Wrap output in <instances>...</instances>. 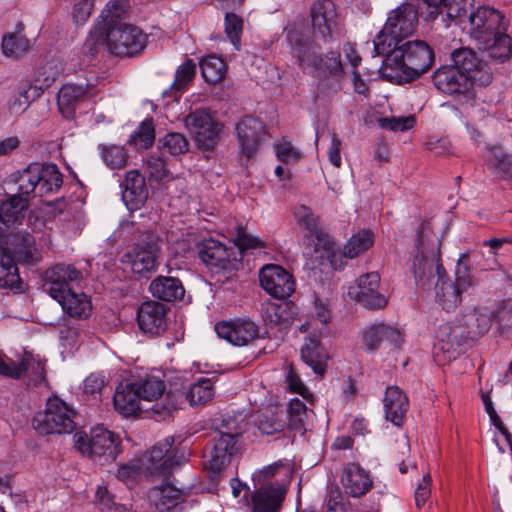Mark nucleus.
<instances>
[{"label":"nucleus","mask_w":512,"mask_h":512,"mask_svg":"<svg viewBox=\"0 0 512 512\" xmlns=\"http://www.w3.org/2000/svg\"><path fill=\"white\" fill-rule=\"evenodd\" d=\"M214 383L209 378H201L189 387L186 397L191 406L205 404L214 397Z\"/></svg>","instance_id":"obj_48"},{"label":"nucleus","mask_w":512,"mask_h":512,"mask_svg":"<svg viewBox=\"0 0 512 512\" xmlns=\"http://www.w3.org/2000/svg\"><path fill=\"white\" fill-rule=\"evenodd\" d=\"M380 276L377 272H370L359 277L357 287L351 288L350 295L367 308H382L386 305V298L378 292Z\"/></svg>","instance_id":"obj_21"},{"label":"nucleus","mask_w":512,"mask_h":512,"mask_svg":"<svg viewBox=\"0 0 512 512\" xmlns=\"http://www.w3.org/2000/svg\"><path fill=\"white\" fill-rule=\"evenodd\" d=\"M302 360L315 374L323 376L326 371L328 354L317 337H307L301 348Z\"/></svg>","instance_id":"obj_34"},{"label":"nucleus","mask_w":512,"mask_h":512,"mask_svg":"<svg viewBox=\"0 0 512 512\" xmlns=\"http://www.w3.org/2000/svg\"><path fill=\"white\" fill-rule=\"evenodd\" d=\"M215 331L220 338L235 346H245L259 336L258 325L249 319L217 323Z\"/></svg>","instance_id":"obj_16"},{"label":"nucleus","mask_w":512,"mask_h":512,"mask_svg":"<svg viewBox=\"0 0 512 512\" xmlns=\"http://www.w3.org/2000/svg\"><path fill=\"white\" fill-rule=\"evenodd\" d=\"M162 238L157 232H145L135 244L132 251L125 255L134 273L154 271L158 265V257Z\"/></svg>","instance_id":"obj_8"},{"label":"nucleus","mask_w":512,"mask_h":512,"mask_svg":"<svg viewBox=\"0 0 512 512\" xmlns=\"http://www.w3.org/2000/svg\"><path fill=\"white\" fill-rule=\"evenodd\" d=\"M19 282L16 263L5 246L0 243V288H15Z\"/></svg>","instance_id":"obj_44"},{"label":"nucleus","mask_w":512,"mask_h":512,"mask_svg":"<svg viewBox=\"0 0 512 512\" xmlns=\"http://www.w3.org/2000/svg\"><path fill=\"white\" fill-rule=\"evenodd\" d=\"M166 156L151 154L147 160L150 177L156 181L172 179L173 176L167 168Z\"/></svg>","instance_id":"obj_58"},{"label":"nucleus","mask_w":512,"mask_h":512,"mask_svg":"<svg viewBox=\"0 0 512 512\" xmlns=\"http://www.w3.org/2000/svg\"><path fill=\"white\" fill-rule=\"evenodd\" d=\"M61 69L53 63H47L38 72L36 81L40 83L39 86H29L28 89H23L15 94L8 103V108L12 114H21L29 106L31 100L38 97L40 92L45 88L50 87L56 79L60 76Z\"/></svg>","instance_id":"obj_13"},{"label":"nucleus","mask_w":512,"mask_h":512,"mask_svg":"<svg viewBox=\"0 0 512 512\" xmlns=\"http://www.w3.org/2000/svg\"><path fill=\"white\" fill-rule=\"evenodd\" d=\"M196 74V64L191 59H187L176 71L175 80L172 88L177 91L183 90L194 78Z\"/></svg>","instance_id":"obj_60"},{"label":"nucleus","mask_w":512,"mask_h":512,"mask_svg":"<svg viewBox=\"0 0 512 512\" xmlns=\"http://www.w3.org/2000/svg\"><path fill=\"white\" fill-rule=\"evenodd\" d=\"M84 276L73 264L59 263L47 269L43 276V287L53 299L78 289Z\"/></svg>","instance_id":"obj_9"},{"label":"nucleus","mask_w":512,"mask_h":512,"mask_svg":"<svg viewBox=\"0 0 512 512\" xmlns=\"http://www.w3.org/2000/svg\"><path fill=\"white\" fill-rule=\"evenodd\" d=\"M505 31L506 29L501 30L489 43H480L482 49L488 50L491 57L500 61L508 59L512 54V39Z\"/></svg>","instance_id":"obj_49"},{"label":"nucleus","mask_w":512,"mask_h":512,"mask_svg":"<svg viewBox=\"0 0 512 512\" xmlns=\"http://www.w3.org/2000/svg\"><path fill=\"white\" fill-rule=\"evenodd\" d=\"M242 428L237 421L230 417H222L215 422L211 442L206 448V467L213 473L224 470L238 451V439Z\"/></svg>","instance_id":"obj_3"},{"label":"nucleus","mask_w":512,"mask_h":512,"mask_svg":"<svg viewBox=\"0 0 512 512\" xmlns=\"http://www.w3.org/2000/svg\"><path fill=\"white\" fill-rule=\"evenodd\" d=\"M160 484L152 487L148 492V499L159 512H166L174 508L184 496V488L177 487L171 475L163 476Z\"/></svg>","instance_id":"obj_23"},{"label":"nucleus","mask_w":512,"mask_h":512,"mask_svg":"<svg viewBox=\"0 0 512 512\" xmlns=\"http://www.w3.org/2000/svg\"><path fill=\"white\" fill-rule=\"evenodd\" d=\"M264 126L258 118L246 116L236 124V135L240 153L251 159L257 153Z\"/></svg>","instance_id":"obj_17"},{"label":"nucleus","mask_w":512,"mask_h":512,"mask_svg":"<svg viewBox=\"0 0 512 512\" xmlns=\"http://www.w3.org/2000/svg\"><path fill=\"white\" fill-rule=\"evenodd\" d=\"M122 199L129 210H137L145 203L148 198V189L145 178L138 170H130L126 173L125 179L121 184Z\"/></svg>","instance_id":"obj_26"},{"label":"nucleus","mask_w":512,"mask_h":512,"mask_svg":"<svg viewBox=\"0 0 512 512\" xmlns=\"http://www.w3.org/2000/svg\"><path fill=\"white\" fill-rule=\"evenodd\" d=\"M341 482L346 493L352 497L366 494L372 486L367 472L355 463H349L344 467Z\"/></svg>","instance_id":"obj_29"},{"label":"nucleus","mask_w":512,"mask_h":512,"mask_svg":"<svg viewBox=\"0 0 512 512\" xmlns=\"http://www.w3.org/2000/svg\"><path fill=\"white\" fill-rule=\"evenodd\" d=\"M291 43L292 55L297 59L302 71L322 70L323 56L319 45L303 37H297L294 40L291 38Z\"/></svg>","instance_id":"obj_24"},{"label":"nucleus","mask_w":512,"mask_h":512,"mask_svg":"<svg viewBox=\"0 0 512 512\" xmlns=\"http://www.w3.org/2000/svg\"><path fill=\"white\" fill-rule=\"evenodd\" d=\"M140 397L144 401H154L163 395L166 386L164 381L155 375L146 374L133 381Z\"/></svg>","instance_id":"obj_43"},{"label":"nucleus","mask_w":512,"mask_h":512,"mask_svg":"<svg viewBox=\"0 0 512 512\" xmlns=\"http://www.w3.org/2000/svg\"><path fill=\"white\" fill-rule=\"evenodd\" d=\"M297 314V309L291 302L268 303L262 309L263 320L271 325L289 326Z\"/></svg>","instance_id":"obj_36"},{"label":"nucleus","mask_w":512,"mask_h":512,"mask_svg":"<svg viewBox=\"0 0 512 512\" xmlns=\"http://www.w3.org/2000/svg\"><path fill=\"white\" fill-rule=\"evenodd\" d=\"M95 94L96 92L91 84H87L85 87L83 85L65 84L57 95L59 111L64 117L69 118L81 102Z\"/></svg>","instance_id":"obj_25"},{"label":"nucleus","mask_w":512,"mask_h":512,"mask_svg":"<svg viewBox=\"0 0 512 512\" xmlns=\"http://www.w3.org/2000/svg\"><path fill=\"white\" fill-rule=\"evenodd\" d=\"M128 7L127 0H115L106 5L100 15L102 21L95 25L84 44L83 49L85 53H89L92 57L96 55V43L104 38L105 31L110 29V27H118L120 24H124L122 17Z\"/></svg>","instance_id":"obj_14"},{"label":"nucleus","mask_w":512,"mask_h":512,"mask_svg":"<svg viewBox=\"0 0 512 512\" xmlns=\"http://www.w3.org/2000/svg\"><path fill=\"white\" fill-rule=\"evenodd\" d=\"M390 342L395 347H399L401 343L400 332L385 324H374L366 328L363 332V342L370 351L378 349L381 342Z\"/></svg>","instance_id":"obj_33"},{"label":"nucleus","mask_w":512,"mask_h":512,"mask_svg":"<svg viewBox=\"0 0 512 512\" xmlns=\"http://www.w3.org/2000/svg\"><path fill=\"white\" fill-rule=\"evenodd\" d=\"M151 294L162 301L173 302L180 300L185 295V289L182 282L171 276H158L149 286Z\"/></svg>","instance_id":"obj_32"},{"label":"nucleus","mask_w":512,"mask_h":512,"mask_svg":"<svg viewBox=\"0 0 512 512\" xmlns=\"http://www.w3.org/2000/svg\"><path fill=\"white\" fill-rule=\"evenodd\" d=\"M201 74L207 83L215 84L221 81L225 74L226 65L217 56H208L200 61Z\"/></svg>","instance_id":"obj_51"},{"label":"nucleus","mask_w":512,"mask_h":512,"mask_svg":"<svg viewBox=\"0 0 512 512\" xmlns=\"http://www.w3.org/2000/svg\"><path fill=\"white\" fill-rule=\"evenodd\" d=\"M201 261L210 269L225 270L231 265V254L219 241L207 239L198 246Z\"/></svg>","instance_id":"obj_28"},{"label":"nucleus","mask_w":512,"mask_h":512,"mask_svg":"<svg viewBox=\"0 0 512 512\" xmlns=\"http://www.w3.org/2000/svg\"><path fill=\"white\" fill-rule=\"evenodd\" d=\"M435 87L448 95L469 102L474 99V91H471L469 74H462L455 67L442 66L432 76Z\"/></svg>","instance_id":"obj_12"},{"label":"nucleus","mask_w":512,"mask_h":512,"mask_svg":"<svg viewBox=\"0 0 512 512\" xmlns=\"http://www.w3.org/2000/svg\"><path fill=\"white\" fill-rule=\"evenodd\" d=\"M442 11L443 15L439 17L445 26H449L451 22L461 23L467 17L465 0H447Z\"/></svg>","instance_id":"obj_56"},{"label":"nucleus","mask_w":512,"mask_h":512,"mask_svg":"<svg viewBox=\"0 0 512 512\" xmlns=\"http://www.w3.org/2000/svg\"><path fill=\"white\" fill-rule=\"evenodd\" d=\"M24 25L18 23L15 32L6 33L2 37L1 49L5 57L20 59L30 48V41L23 34Z\"/></svg>","instance_id":"obj_38"},{"label":"nucleus","mask_w":512,"mask_h":512,"mask_svg":"<svg viewBox=\"0 0 512 512\" xmlns=\"http://www.w3.org/2000/svg\"><path fill=\"white\" fill-rule=\"evenodd\" d=\"M146 36L142 31L133 25L120 24L118 27H110L104 33V38L96 43H105L108 50L117 56H133L139 53L145 46Z\"/></svg>","instance_id":"obj_7"},{"label":"nucleus","mask_w":512,"mask_h":512,"mask_svg":"<svg viewBox=\"0 0 512 512\" xmlns=\"http://www.w3.org/2000/svg\"><path fill=\"white\" fill-rule=\"evenodd\" d=\"M319 72L328 73L333 80L328 83L326 80L319 82V88L328 93H336L341 89L339 78L344 74L340 53L331 51L323 57L322 70Z\"/></svg>","instance_id":"obj_35"},{"label":"nucleus","mask_w":512,"mask_h":512,"mask_svg":"<svg viewBox=\"0 0 512 512\" xmlns=\"http://www.w3.org/2000/svg\"><path fill=\"white\" fill-rule=\"evenodd\" d=\"M224 28L227 38L236 50H240L241 36L244 28L243 18L235 12L225 13Z\"/></svg>","instance_id":"obj_55"},{"label":"nucleus","mask_w":512,"mask_h":512,"mask_svg":"<svg viewBox=\"0 0 512 512\" xmlns=\"http://www.w3.org/2000/svg\"><path fill=\"white\" fill-rule=\"evenodd\" d=\"M380 67L381 75L397 83L410 82L427 72L434 62L432 48L422 40L393 45Z\"/></svg>","instance_id":"obj_2"},{"label":"nucleus","mask_w":512,"mask_h":512,"mask_svg":"<svg viewBox=\"0 0 512 512\" xmlns=\"http://www.w3.org/2000/svg\"><path fill=\"white\" fill-rule=\"evenodd\" d=\"M278 474H283L285 477L289 476V468L285 466L282 461H277L265 468L258 473L254 474L253 480L257 482L259 486L262 484H273L271 480ZM275 482L274 484H276Z\"/></svg>","instance_id":"obj_59"},{"label":"nucleus","mask_w":512,"mask_h":512,"mask_svg":"<svg viewBox=\"0 0 512 512\" xmlns=\"http://www.w3.org/2000/svg\"><path fill=\"white\" fill-rule=\"evenodd\" d=\"M440 245L437 235L422 225L417 232L410 271L416 285L422 290L434 289L435 301L449 312L461 304L462 296L477 285V280L471 268L470 256L463 253L457 260L455 279L451 281L442 265Z\"/></svg>","instance_id":"obj_1"},{"label":"nucleus","mask_w":512,"mask_h":512,"mask_svg":"<svg viewBox=\"0 0 512 512\" xmlns=\"http://www.w3.org/2000/svg\"><path fill=\"white\" fill-rule=\"evenodd\" d=\"M289 425L292 429H300L307 418V407L298 398L290 400L288 405Z\"/></svg>","instance_id":"obj_61"},{"label":"nucleus","mask_w":512,"mask_h":512,"mask_svg":"<svg viewBox=\"0 0 512 512\" xmlns=\"http://www.w3.org/2000/svg\"><path fill=\"white\" fill-rule=\"evenodd\" d=\"M451 59L453 62L452 67H455L462 74H470L473 75V71L476 68H479L482 61L479 60L476 53L469 48H460L451 54Z\"/></svg>","instance_id":"obj_50"},{"label":"nucleus","mask_w":512,"mask_h":512,"mask_svg":"<svg viewBox=\"0 0 512 512\" xmlns=\"http://www.w3.org/2000/svg\"><path fill=\"white\" fill-rule=\"evenodd\" d=\"M28 376V384L37 386L46 380L45 363L33 356L31 353H25L21 359V377Z\"/></svg>","instance_id":"obj_46"},{"label":"nucleus","mask_w":512,"mask_h":512,"mask_svg":"<svg viewBox=\"0 0 512 512\" xmlns=\"http://www.w3.org/2000/svg\"><path fill=\"white\" fill-rule=\"evenodd\" d=\"M464 331L461 334L463 338L474 339L485 334L491 326V318L478 310L468 312L463 316Z\"/></svg>","instance_id":"obj_42"},{"label":"nucleus","mask_w":512,"mask_h":512,"mask_svg":"<svg viewBox=\"0 0 512 512\" xmlns=\"http://www.w3.org/2000/svg\"><path fill=\"white\" fill-rule=\"evenodd\" d=\"M385 417L396 426H401L409 408L407 396L397 386L386 389L384 397Z\"/></svg>","instance_id":"obj_30"},{"label":"nucleus","mask_w":512,"mask_h":512,"mask_svg":"<svg viewBox=\"0 0 512 512\" xmlns=\"http://www.w3.org/2000/svg\"><path fill=\"white\" fill-rule=\"evenodd\" d=\"M95 501L101 512H127L124 506L114 502L106 487H98Z\"/></svg>","instance_id":"obj_63"},{"label":"nucleus","mask_w":512,"mask_h":512,"mask_svg":"<svg viewBox=\"0 0 512 512\" xmlns=\"http://www.w3.org/2000/svg\"><path fill=\"white\" fill-rule=\"evenodd\" d=\"M233 242L240 250L264 247V243L258 237L249 234L241 226L235 228Z\"/></svg>","instance_id":"obj_62"},{"label":"nucleus","mask_w":512,"mask_h":512,"mask_svg":"<svg viewBox=\"0 0 512 512\" xmlns=\"http://www.w3.org/2000/svg\"><path fill=\"white\" fill-rule=\"evenodd\" d=\"M56 301L61 305L63 311L73 318H86L90 315L92 305L86 294L83 292L73 291L63 295Z\"/></svg>","instance_id":"obj_40"},{"label":"nucleus","mask_w":512,"mask_h":512,"mask_svg":"<svg viewBox=\"0 0 512 512\" xmlns=\"http://www.w3.org/2000/svg\"><path fill=\"white\" fill-rule=\"evenodd\" d=\"M312 26L323 38H331L336 25V8L331 0L316 1L310 8Z\"/></svg>","instance_id":"obj_27"},{"label":"nucleus","mask_w":512,"mask_h":512,"mask_svg":"<svg viewBox=\"0 0 512 512\" xmlns=\"http://www.w3.org/2000/svg\"><path fill=\"white\" fill-rule=\"evenodd\" d=\"M155 139V129L152 120H145L130 138V143L139 149H147Z\"/></svg>","instance_id":"obj_57"},{"label":"nucleus","mask_w":512,"mask_h":512,"mask_svg":"<svg viewBox=\"0 0 512 512\" xmlns=\"http://www.w3.org/2000/svg\"><path fill=\"white\" fill-rule=\"evenodd\" d=\"M185 126L200 149L211 150L217 145L221 125L206 110L198 109L188 114Z\"/></svg>","instance_id":"obj_11"},{"label":"nucleus","mask_w":512,"mask_h":512,"mask_svg":"<svg viewBox=\"0 0 512 512\" xmlns=\"http://www.w3.org/2000/svg\"><path fill=\"white\" fill-rule=\"evenodd\" d=\"M373 245V234L368 230H362L354 234L346 243L343 254L348 258H355L368 250Z\"/></svg>","instance_id":"obj_52"},{"label":"nucleus","mask_w":512,"mask_h":512,"mask_svg":"<svg viewBox=\"0 0 512 512\" xmlns=\"http://www.w3.org/2000/svg\"><path fill=\"white\" fill-rule=\"evenodd\" d=\"M418 25V12L411 3H403L392 10L383 29L373 41L374 56L384 55L393 45L411 36Z\"/></svg>","instance_id":"obj_4"},{"label":"nucleus","mask_w":512,"mask_h":512,"mask_svg":"<svg viewBox=\"0 0 512 512\" xmlns=\"http://www.w3.org/2000/svg\"><path fill=\"white\" fill-rule=\"evenodd\" d=\"M137 321L144 333L160 335L167 328V308L157 301L144 302L138 308Z\"/></svg>","instance_id":"obj_19"},{"label":"nucleus","mask_w":512,"mask_h":512,"mask_svg":"<svg viewBox=\"0 0 512 512\" xmlns=\"http://www.w3.org/2000/svg\"><path fill=\"white\" fill-rule=\"evenodd\" d=\"M158 149L163 156H178L188 151L189 143L181 133L171 132L158 140Z\"/></svg>","instance_id":"obj_47"},{"label":"nucleus","mask_w":512,"mask_h":512,"mask_svg":"<svg viewBox=\"0 0 512 512\" xmlns=\"http://www.w3.org/2000/svg\"><path fill=\"white\" fill-rule=\"evenodd\" d=\"M285 382L289 391L301 395L304 399L308 400L312 398V394L306 385L302 382L299 375L295 372L292 366L288 368L285 376Z\"/></svg>","instance_id":"obj_64"},{"label":"nucleus","mask_w":512,"mask_h":512,"mask_svg":"<svg viewBox=\"0 0 512 512\" xmlns=\"http://www.w3.org/2000/svg\"><path fill=\"white\" fill-rule=\"evenodd\" d=\"M27 208V198L12 195L0 205V221L7 227L18 225L24 219Z\"/></svg>","instance_id":"obj_39"},{"label":"nucleus","mask_w":512,"mask_h":512,"mask_svg":"<svg viewBox=\"0 0 512 512\" xmlns=\"http://www.w3.org/2000/svg\"><path fill=\"white\" fill-rule=\"evenodd\" d=\"M100 153L104 163L111 169H121L126 166L128 155L119 145H100Z\"/></svg>","instance_id":"obj_54"},{"label":"nucleus","mask_w":512,"mask_h":512,"mask_svg":"<svg viewBox=\"0 0 512 512\" xmlns=\"http://www.w3.org/2000/svg\"><path fill=\"white\" fill-rule=\"evenodd\" d=\"M75 412L63 400L51 397L45 410L35 415L33 428L41 435L68 434L75 429Z\"/></svg>","instance_id":"obj_5"},{"label":"nucleus","mask_w":512,"mask_h":512,"mask_svg":"<svg viewBox=\"0 0 512 512\" xmlns=\"http://www.w3.org/2000/svg\"><path fill=\"white\" fill-rule=\"evenodd\" d=\"M173 443L174 437L169 436L153 446L147 458L150 463V465L147 466V469L151 470L152 473H157L161 476L171 475L173 470L180 465L181 460L184 459L183 456L177 457L174 454L166 457L168 452L171 450Z\"/></svg>","instance_id":"obj_22"},{"label":"nucleus","mask_w":512,"mask_h":512,"mask_svg":"<svg viewBox=\"0 0 512 512\" xmlns=\"http://www.w3.org/2000/svg\"><path fill=\"white\" fill-rule=\"evenodd\" d=\"M74 444L79 452L94 460L96 458L113 460L120 452L119 437L103 426L92 428L89 435L85 432H76Z\"/></svg>","instance_id":"obj_6"},{"label":"nucleus","mask_w":512,"mask_h":512,"mask_svg":"<svg viewBox=\"0 0 512 512\" xmlns=\"http://www.w3.org/2000/svg\"><path fill=\"white\" fill-rule=\"evenodd\" d=\"M487 168L502 180H512V153L494 146L487 153Z\"/></svg>","instance_id":"obj_37"},{"label":"nucleus","mask_w":512,"mask_h":512,"mask_svg":"<svg viewBox=\"0 0 512 512\" xmlns=\"http://www.w3.org/2000/svg\"><path fill=\"white\" fill-rule=\"evenodd\" d=\"M0 243L5 246L14 262L33 263L35 257V239L28 232L18 231L0 235Z\"/></svg>","instance_id":"obj_20"},{"label":"nucleus","mask_w":512,"mask_h":512,"mask_svg":"<svg viewBox=\"0 0 512 512\" xmlns=\"http://www.w3.org/2000/svg\"><path fill=\"white\" fill-rule=\"evenodd\" d=\"M262 288L271 296L279 299L289 297L295 290L292 276L281 266L269 264L259 273Z\"/></svg>","instance_id":"obj_15"},{"label":"nucleus","mask_w":512,"mask_h":512,"mask_svg":"<svg viewBox=\"0 0 512 512\" xmlns=\"http://www.w3.org/2000/svg\"><path fill=\"white\" fill-rule=\"evenodd\" d=\"M140 394L134 382L121 383L114 394L115 409L124 417L132 416L140 410Z\"/></svg>","instance_id":"obj_31"},{"label":"nucleus","mask_w":512,"mask_h":512,"mask_svg":"<svg viewBox=\"0 0 512 512\" xmlns=\"http://www.w3.org/2000/svg\"><path fill=\"white\" fill-rule=\"evenodd\" d=\"M286 493L282 483L258 486L251 497V512H280Z\"/></svg>","instance_id":"obj_18"},{"label":"nucleus","mask_w":512,"mask_h":512,"mask_svg":"<svg viewBox=\"0 0 512 512\" xmlns=\"http://www.w3.org/2000/svg\"><path fill=\"white\" fill-rule=\"evenodd\" d=\"M294 215L300 227L307 230L311 236L320 239L322 230L319 225V217L306 205H298L295 207Z\"/></svg>","instance_id":"obj_53"},{"label":"nucleus","mask_w":512,"mask_h":512,"mask_svg":"<svg viewBox=\"0 0 512 512\" xmlns=\"http://www.w3.org/2000/svg\"><path fill=\"white\" fill-rule=\"evenodd\" d=\"M471 36L480 43H489L506 29L503 14L491 7H479L468 16Z\"/></svg>","instance_id":"obj_10"},{"label":"nucleus","mask_w":512,"mask_h":512,"mask_svg":"<svg viewBox=\"0 0 512 512\" xmlns=\"http://www.w3.org/2000/svg\"><path fill=\"white\" fill-rule=\"evenodd\" d=\"M39 163H31L23 171L14 175V181L18 185V194L22 197L30 195L31 193L37 194L39 182Z\"/></svg>","instance_id":"obj_45"},{"label":"nucleus","mask_w":512,"mask_h":512,"mask_svg":"<svg viewBox=\"0 0 512 512\" xmlns=\"http://www.w3.org/2000/svg\"><path fill=\"white\" fill-rule=\"evenodd\" d=\"M38 196L57 192L63 184V176L58 167L52 163H39Z\"/></svg>","instance_id":"obj_41"}]
</instances>
